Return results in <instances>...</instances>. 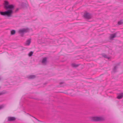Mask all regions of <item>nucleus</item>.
<instances>
[{
    "mask_svg": "<svg viewBox=\"0 0 123 123\" xmlns=\"http://www.w3.org/2000/svg\"><path fill=\"white\" fill-rule=\"evenodd\" d=\"M116 34L114 33L111 34L110 36V38L111 40H112L113 38L116 37Z\"/></svg>",
    "mask_w": 123,
    "mask_h": 123,
    "instance_id": "obj_5",
    "label": "nucleus"
},
{
    "mask_svg": "<svg viewBox=\"0 0 123 123\" xmlns=\"http://www.w3.org/2000/svg\"><path fill=\"white\" fill-rule=\"evenodd\" d=\"M102 55L105 58H107L108 59H109L110 58V57L104 54H102Z\"/></svg>",
    "mask_w": 123,
    "mask_h": 123,
    "instance_id": "obj_10",
    "label": "nucleus"
},
{
    "mask_svg": "<svg viewBox=\"0 0 123 123\" xmlns=\"http://www.w3.org/2000/svg\"><path fill=\"white\" fill-rule=\"evenodd\" d=\"M22 4H23L24 5V3H22Z\"/></svg>",
    "mask_w": 123,
    "mask_h": 123,
    "instance_id": "obj_23",
    "label": "nucleus"
},
{
    "mask_svg": "<svg viewBox=\"0 0 123 123\" xmlns=\"http://www.w3.org/2000/svg\"><path fill=\"white\" fill-rule=\"evenodd\" d=\"M47 58L46 57H45L43 58L42 62V63L44 65L46 64L47 62Z\"/></svg>",
    "mask_w": 123,
    "mask_h": 123,
    "instance_id": "obj_7",
    "label": "nucleus"
},
{
    "mask_svg": "<svg viewBox=\"0 0 123 123\" xmlns=\"http://www.w3.org/2000/svg\"><path fill=\"white\" fill-rule=\"evenodd\" d=\"M29 31V29L27 28H23L19 30V32L20 34H23Z\"/></svg>",
    "mask_w": 123,
    "mask_h": 123,
    "instance_id": "obj_4",
    "label": "nucleus"
},
{
    "mask_svg": "<svg viewBox=\"0 0 123 123\" xmlns=\"http://www.w3.org/2000/svg\"><path fill=\"white\" fill-rule=\"evenodd\" d=\"M118 24L119 25H121L123 24V21L122 20H121L118 22Z\"/></svg>",
    "mask_w": 123,
    "mask_h": 123,
    "instance_id": "obj_15",
    "label": "nucleus"
},
{
    "mask_svg": "<svg viewBox=\"0 0 123 123\" xmlns=\"http://www.w3.org/2000/svg\"><path fill=\"white\" fill-rule=\"evenodd\" d=\"M4 8L6 11L4 12H0V14L2 15H6L9 17H12V14L14 12H17L19 9L18 8H17L14 12H13L14 6L12 5H9L8 2L6 1H5Z\"/></svg>",
    "mask_w": 123,
    "mask_h": 123,
    "instance_id": "obj_1",
    "label": "nucleus"
},
{
    "mask_svg": "<svg viewBox=\"0 0 123 123\" xmlns=\"http://www.w3.org/2000/svg\"><path fill=\"white\" fill-rule=\"evenodd\" d=\"M79 64H76L74 63H73L71 64V66L73 67H77L78 66Z\"/></svg>",
    "mask_w": 123,
    "mask_h": 123,
    "instance_id": "obj_12",
    "label": "nucleus"
},
{
    "mask_svg": "<svg viewBox=\"0 0 123 123\" xmlns=\"http://www.w3.org/2000/svg\"><path fill=\"white\" fill-rule=\"evenodd\" d=\"M36 76L35 75H31L28 76V78L30 79H33Z\"/></svg>",
    "mask_w": 123,
    "mask_h": 123,
    "instance_id": "obj_11",
    "label": "nucleus"
},
{
    "mask_svg": "<svg viewBox=\"0 0 123 123\" xmlns=\"http://www.w3.org/2000/svg\"><path fill=\"white\" fill-rule=\"evenodd\" d=\"M92 120L93 121L98 122L105 120L104 118L101 117H92Z\"/></svg>",
    "mask_w": 123,
    "mask_h": 123,
    "instance_id": "obj_2",
    "label": "nucleus"
},
{
    "mask_svg": "<svg viewBox=\"0 0 123 123\" xmlns=\"http://www.w3.org/2000/svg\"><path fill=\"white\" fill-rule=\"evenodd\" d=\"M1 78L0 77V80H1Z\"/></svg>",
    "mask_w": 123,
    "mask_h": 123,
    "instance_id": "obj_21",
    "label": "nucleus"
},
{
    "mask_svg": "<svg viewBox=\"0 0 123 123\" xmlns=\"http://www.w3.org/2000/svg\"><path fill=\"white\" fill-rule=\"evenodd\" d=\"M123 97V93L122 92L121 93H119L117 98L118 99H120L122 98Z\"/></svg>",
    "mask_w": 123,
    "mask_h": 123,
    "instance_id": "obj_9",
    "label": "nucleus"
},
{
    "mask_svg": "<svg viewBox=\"0 0 123 123\" xmlns=\"http://www.w3.org/2000/svg\"><path fill=\"white\" fill-rule=\"evenodd\" d=\"M38 42L39 43H44V42H41V43H40V42H39V40H38Z\"/></svg>",
    "mask_w": 123,
    "mask_h": 123,
    "instance_id": "obj_20",
    "label": "nucleus"
},
{
    "mask_svg": "<svg viewBox=\"0 0 123 123\" xmlns=\"http://www.w3.org/2000/svg\"><path fill=\"white\" fill-rule=\"evenodd\" d=\"M5 93H4L3 92H0V95L3 94H4Z\"/></svg>",
    "mask_w": 123,
    "mask_h": 123,
    "instance_id": "obj_18",
    "label": "nucleus"
},
{
    "mask_svg": "<svg viewBox=\"0 0 123 123\" xmlns=\"http://www.w3.org/2000/svg\"><path fill=\"white\" fill-rule=\"evenodd\" d=\"M64 83L63 82H61L60 83V85H61L62 84H63Z\"/></svg>",
    "mask_w": 123,
    "mask_h": 123,
    "instance_id": "obj_19",
    "label": "nucleus"
},
{
    "mask_svg": "<svg viewBox=\"0 0 123 123\" xmlns=\"http://www.w3.org/2000/svg\"><path fill=\"white\" fill-rule=\"evenodd\" d=\"M83 16L85 18L87 19H90L92 17V16L91 14L87 12L85 13Z\"/></svg>",
    "mask_w": 123,
    "mask_h": 123,
    "instance_id": "obj_3",
    "label": "nucleus"
},
{
    "mask_svg": "<svg viewBox=\"0 0 123 123\" xmlns=\"http://www.w3.org/2000/svg\"><path fill=\"white\" fill-rule=\"evenodd\" d=\"M31 42V39H29L27 40L26 41L25 44L26 45H29Z\"/></svg>",
    "mask_w": 123,
    "mask_h": 123,
    "instance_id": "obj_8",
    "label": "nucleus"
},
{
    "mask_svg": "<svg viewBox=\"0 0 123 123\" xmlns=\"http://www.w3.org/2000/svg\"><path fill=\"white\" fill-rule=\"evenodd\" d=\"M117 66H115L113 69V72H115L117 71Z\"/></svg>",
    "mask_w": 123,
    "mask_h": 123,
    "instance_id": "obj_13",
    "label": "nucleus"
},
{
    "mask_svg": "<svg viewBox=\"0 0 123 123\" xmlns=\"http://www.w3.org/2000/svg\"><path fill=\"white\" fill-rule=\"evenodd\" d=\"M15 119V118L13 117H8V120L9 121H14Z\"/></svg>",
    "mask_w": 123,
    "mask_h": 123,
    "instance_id": "obj_6",
    "label": "nucleus"
},
{
    "mask_svg": "<svg viewBox=\"0 0 123 123\" xmlns=\"http://www.w3.org/2000/svg\"><path fill=\"white\" fill-rule=\"evenodd\" d=\"M4 107V106L3 105H1L0 106V110L1 109Z\"/></svg>",
    "mask_w": 123,
    "mask_h": 123,
    "instance_id": "obj_17",
    "label": "nucleus"
},
{
    "mask_svg": "<svg viewBox=\"0 0 123 123\" xmlns=\"http://www.w3.org/2000/svg\"><path fill=\"white\" fill-rule=\"evenodd\" d=\"M21 36L22 37H23V35H22Z\"/></svg>",
    "mask_w": 123,
    "mask_h": 123,
    "instance_id": "obj_22",
    "label": "nucleus"
},
{
    "mask_svg": "<svg viewBox=\"0 0 123 123\" xmlns=\"http://www.w3.org/2000/svg\"><path fill=\"white\" fill-rule=\"evenodd\" d=\"M33 52L32 51L30 52L28 54V55L29 56H31L33 54Z\"/></svg>",
    "mask_w": 123,
    "mask_h": 123,
    "instance_id": "obj_16",
    "label": "nucleus"
},
{
    "mask_svg": "<svg viewBox=\"0 0 123 123\" xmlns=\"http://www.w3.org/2000/svg\"><path fill=\"white\" fill-rule=\"evenodd\" d=\"M15 31L14 30H12L11 31V35H14L15 33Z\"/></svg>",
    "mask_w": 123,
    "mask_h": 123,
    "instance_id": "obj_14",
    "label": "nucleus"
}]
</instances>
